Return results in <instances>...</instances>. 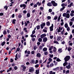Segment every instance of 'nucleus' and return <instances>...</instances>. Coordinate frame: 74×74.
Masks as SVG:
<instances>
[{"label": "nucleus", "instance_id": "10", "mask_svg": "<svg viewBox=\"0 0 74 74\" xmlns=\"http://www.w3.org/2000/svg\"><path fill=\"white\" fill-rule=\"evenodd\" d=\"M53 25L52 24L51 26L50 27V31H53Z\"/></svg>", "mask_w": 74, "mask_h": 74}, {"label": "nucleus", "instance_id": "22", "mask_svg": "<svg viewBox=\"0 0 74 74\" xmlns=\"http://www.w3.org/2000/svg\"><path fill=\"white\" fill-rule=\"evenodd\" d=\"M42 38H38V41H39V42H42Z\"/></svg>", "mask_w": 74, "mask_h": 74}, {"label": "nucleus", "instance_id": "33", "mask_svg": "<svg viewBox=\"0 0 74 74\" xmlns=\"http://www.w3.org/2000/svg\"><path fill=\"white\" fill-rule=\"evenodd\" d=\"M5 42L4 41L2 42V43L1 44L2 46H4L5 45Z\"/></svg>", "mask_w": 74, "mask_h": 74}, {"label": "nucleus", "instance_id": "40", "mask_svg": "<svg viewBox=\"0 0 74 74\" xmlns=\"http://www.w3.org/2000/svg\"><path fill=\"white\" fill-rule=\"evenodd\" d=\"M56 60L57 62H60V61H61V60H60V59L58 58Z\"/></svg>", "mask_w": 74, "mask_h": 74}, {"label": "nucleus", "instance_id": "8", "mask_svg": "<svg viewBox=\"0 0 74 74\" xmlns=\"http://www.w3.org/2000/svg\"><path fill=\"white\" fill-rule=\"evenodd\" d=\"M71 13L70 15L71 16H74V11L72 10L71 12Z\"/></svg>", "mask_w": 74, "mask_h": 74}, {"label": "nucleus", "instance_id": "19", "mask_svg": "<svg viewBox=\"0 0 74 74\" xmlns=\"http://www.w3.org/2000/svg\"><path fill=\"white\" fill-rule=\"evenodd\" d=\"M60 39H61V37L60 36H58L57 38V40L58 41H59L60 40Z\"/></svg>", "mask_w": 74, "mask_h": 74}, {"label": "nucleus", "instance_id": "64", "mask_svg": "<svg viewBox=\"0 0 74 74\" xmlns=\"http://www.w3.org/2000/svg\"><path fill=\"white\" fill-rule=\"evenodd\" d=\"M52 71H51L49 72V74H52L53 73Z\"/></svg>", "mask_w": 74, "mask_h": 74}, {"label": "nucleus", "instance_id": "49", "mask_svg": "<svg viewBox=\"0 0 74 74\" xmlns=\"http://www.w3.org/2000/svg\"><path fill=\"white\" fill-rule=\"evenodd\" d=\"M14 69L15 70H16L18 69V67L16 66H15L14 67Z\"/></svg>", "mask_w": 74, "mask_h": 74}, {"label": "nucleus", "instance_id": "7", "mask_svg": "<svg viewBox=\"0 0 74 74\" xmlns=\"http://www.w3.org/2000/svg\"><path fill=\"white\" fill-rule=\"evenodd\" d=\"M45 26V23H43L42 24L40 25V27L41 29H43L44 28V27Z\"/></svg>", "mask_w": 74, "mask_h": 74}, {"label": "nucleus", "instance_id": "25", "mask_svg": "<svg viewBox=\"0 0 74 74\" xmlns=\"http://www.w3.org/2000/svg\"><path fill=\"white\" fill-rule=\"evenodd\" d=\"M36 4L38 5V6H40V5H41V3L38 2L36 3Z\"/></svg>", "mask_w": 74, "mask_h": 74}, {"label": "nucleus", "instance_id": "30", "mask_svg": "<svg viewBox=\"0 0 74 74\" xmlns=\"http://www.w3.org/2000/svg\"><path fill=\"white\" fill-rule=\"evenodd\" d=\"M64 8H65V7H63L62 8H61L60 10V11H62Z\"/></svg>", "mask_w": 74, "mask_h": 74}, {"label": "nucleus", "instance_id": "28", "mask_svg": "<svg viewBox=\"0 0 74 74\" xmlns=\"http://www.w3.org/2000/svg\"><path fill=\"white\" fill-rule=\"evenodd\" d=\"M71 47H69L68 48V51H71Z\"/></svg>", "mask_w": 74, "mask_h": 74}, {"label": "nucleus", "instance_id": "62", "mask_svg": "<svg viewBox=\"0 0 74 74\" xmlns=\"http://www.w3.org/2000/svg\"><path fill=\"white\" fill-rule=\"evenodd\" d=\"M4 15V13H0V16H3Z\"/></svg>", "mask_w": 74, "mask_h": 74}, {"label": "nucleus", "instance_id": "20", "mask_svg": "<svg viewBox=\"0 0 74 74\" xmlns=\"http://www.w3.org/2000/svg\"><path fill=\"white\" fill-rule=\"evenodd\" d=\"M68 64V63L67 62H66L63 64V65L64 66H66V65Z\"/></svg>", "mask_w": 74, "mask_h": 74}, {"label": "nucleus", "instance_id": "4", "mask_svg": "<svg viewBox=\"0 0 74 74\" xmlns=\"http://www.w3.org/2000/svg\"><path fill=\"white\" fill-rule=\"evenodd\" d=\"M20 7L21 8H22V7H23V9H25L26 8V5L25 4H23L20 5Z\"/></svg>", "mask_w": 74, "mask_h": 74}, {"label": "nucleus", "instance_id": "35", "mask_svg": "<svg viewBox=\"0 0 74 74\" xmlns=\"http://www.w3.org/2000/svg\"><path fill=\"white\" fill-rule=\"evenodd\" d=\"M36 10L35 9H34L32 10V13L34 14V13H35V12H36Z\"/></svg>", "mask_w": 74, "mask_h": 74}, {"label": "nucleus", "instance_id": "43", "mask_svg": "<svg viewBox=\"0 0 74 74\" xmlns=\"http://www.w3.org/2000/svg\"><path fill=\"white\" fill-rule=\"evenodd\" d=\"M40 10H41V11H43V10H44V8L43 7H40Z\"/></svg>", "mask_w": 74, "mask_h": 74}, {"label": "nucleus", "instance_id": "6", "mask_svg": "<svg viewBox=\"0 0 74 74\" xmlns=\"http://www.w3.org/2000/svg\"><path fill=\"white\" fill-rule=\"evenodd\" d=\"M46 36H47V35L45 34H43L40 36V38H43L45 37H46Z\"/></svg>", "mask_w": 74, "mask_h": 74}, {"label": "nucleus", "instance_id": "52", "mask_svg": "<svg viewBox=\"0 0 74 74\" xmlns=\"http://www.w3.org/2000/svg\"><path fill=\"white\" fill-rule=\"evenodd\" d=\"M48 19H49H49H51V17L50 16H48L47 17Z\"/></svg>", "mask_w": 74, "mask_h": 74}, {"label": "nucleus", "instance_id": "3", "mask_svg": "<svg viewBox=\"0 0 74 74\" xmlns=\"http://www.w3.org/2000/svg\"><path fill=\"white\" fill-rule=\"evenodd\" d=\"M51 4H52L54 6V7H56V6H57L58 4L57 3H55V2L54 1H52L51 2Z\"/></svg>", "mask_w": 74, "mask_h": 74}, {"label": "nucleus", "instance_id": "54", "mask_svg": "<svg viewBox=\"0 0 74 74\" xmlns=\"http://www.w3.org/2000/svg\"><path fill=\"white\" fill-rule=\"evenodd\" d=\"M67 31H69V30H70V27H68L67 28Z\"/></svg>", "mask_w": 74, "mask_h": 74}, {"label": "nucleus", "instance_id": "21", "mask_svg": "<svg viewBox=\"0 0 74 74\" xmlns=\"http://www.w3.org/2000/svg\"><path fill=\"white\" fill-rule=\"evenodd\" d=\"M71 67V66L70 65H68L66 66V69H70Z\"/></svg>", "mask_w": 74, "mask_h": 74}, {"label": "nucleus", "instance_id": "42", "mask_svg": "<svg viewBox=\"0 0 74 74\" xmlns=\"http://www.w3.org/2000/svg\"><path fill=\"white\" fill-rule=\"evenodd\" d=\"M49 38L50 39H52L53 38V36H50Z\"/></svg>", "mask_w": 74, "mask_h": 74}, {"label": "nucleus", "instance_id": "48", "mask_svg": "<svg viewBox=\"0 0 74 74\" xmlns=\"http://www.w3.org/2000/svg\"><path fill=\"white\" fill-rule=\"evenodd\" d=\"M44 55H48V52L46 51L44 52Z\"/></svg>", "mask_w": 74, "mask_h": 74}, {"label": "nucleus", "instance_id": "61", "mask_svg": "<svg viewBox=\"0 0 74 74\" xmlns=\"http://www.w3.org/2000/svg\"><path fill=\"white\" fill-rule=\"evenodd\" d=\"M38 66H39V65L38 64H37L35 66V67H38Z\"/></svg>", "mask_w": 74, "mask_h": 74}, {"label": "nucleus", "instance_id": "12", "mask_svg": "<svg viewBox=\"0 0 74 74\" xmlns=\"http://www.w3.org/2000/svg\"><path fill=\"white\" fill-rule=\"evenodd\" d=\"M58 52L59 53H61L63 52V50H62V48H59L58 49Z\"/></svg>", "mask_w": 74, "mask_h": 74}, {"label": "nucleus", "instance_id": "31", "mask_svg": "<svg viewBox=\"0 0 74 74\" xmlns=\"http://www.w3.org/2000/svg\"><path fill=\"white\" fill-rule=\"evenodd\" d=\"M64 26L66 28H67V27H68V24H67V23H65L64 25Z\"/></svg>", "mask_w": 74, "mask_h": 74}, {"label": "nucleus", "instance_id": "38", "mask_svg": "<svg viewBox=\"0 0 74 74\" xmlns=\"http://www.w3.org/2000/svg\"><path fill=\"white\" fill-rule=\"evenodd\" d=\"M40 25H38L36 26V28L37 29V30H38L40 29Z\"/></svg>", "mask_w": 74, "mask_h": 74}, {"label": "nucleus", "instance_id": "56", "mask_svg": "<svg viewBox=\"0 0 74 74\" xmlns=\"http://www.w3.org/2000/svg\"><path fill=\"white\" fill-rule=\"evenodd\" d=\"M36 39L34 38H32V41H34Z\"/></svg>", "mask_w": 74, "mask_h": 74}, {"label": "nucleus", "instance_id": "41", "mask_svg": "<svg viewBox=\"0 0 74 74\" xmlns=\"http://www.w3.org/2000/svg\"><path fill=\"white\" fill-rule=\"evenodd\" d=\"M23 14H26L27 13V11L26 10H24L23 11Z\"/></svg>", "mask_w": 74, "mask_h": 74}, {"label": "nucleus", "instance_id": "18", "mask_svg": "<svg viewBox=\"0 0 74 74\" xmlns=\"http://www.w3.org/2000/svg\"><path fill=\"white\" fill-rule=\"evenodd\" d=\"M53 51L54 52H56V48L55 47H53Z\"/></svg>", "mask_w": 74, "mask_h": 74}, {"label": "nucleus", "instance_id": "44", "mask_svg": "<svg viewBox=\"0 0 74 74\" xmlns=\"http://www.w3.org/2000/svg\"><path fill=\"white\" fill-rule=\"evenodd\" d=\"M3 34L5 35L7 34V32L5 31H4L3 32Z\"/></svg>", "mask_w": 74, "mask_h": 74}, {"label": "nucleus", "instance_id": "26", "mask_svg": "<svg viewBox=\"0 0 74 74\" xmlns=\"http://www.w3.org/2000/svg\"><path fill=\"white\" fill-rule=\"evenodd\" d=\"M53 46H52L51 47H49V51H51V50H52V49H53Z\"/></svg>", "mask_w": 74, "mask_h": 74}, {"label": "nucleus", "instance_id": "15", "mask_svg": "<svg viewBox=\"0 0 74 74\" xmlns=\"http://www.w3.org/2000/svg\"><path fill=\"white\" fill-rule=\"evenodd\" d=\"M16 19H13L12 20V23L13 24H15V22H16Z\"/></svg>", "mask_w": 74, "mask_h": 74}, {"label": "nucleus", "instance_id": "32", "mask_svg": "<svg viewBox=\"0 0 74 74\" xmlns=\"http://www.w3.org/2000/svg\"><path fill=\"white\" fill-rule=\"evenodd\" d=\"M36 74H39V70H37L36 71Z\"/></svg>", "mask_w": 74, "mask_h": 74}, {"label": "nucleus", "instance_id": "53", "mask_svg": "<svg viewBox=\"0 0 74 74\" xmlns=\"http://www.w3.org/2000/svg\"><path fill=\"white\" fill-rule=\"evenodd\" d=\"M53 54L50 55H49V57H50V58H53Z\"/></svg>", "mask_w": 74, "mask_h": 74}, {"label": "nucleus", "instance_id": "5", "mask_svg": "<svg viewBox=\"0 0 74 74\" xmlns=\"http://www.w3.org/2000/svg\"><path fill=\"white\" fill-rule=\"evenodd\" d=\"M29 71L30 73H33L34 71V68L33 67L30 68L29 69Z\"/></svg>", "mask_w": 74, "mask_h": 74}, {"label": "nucleus", "instance_id": "39", "mask_svg": "<svg viewBox=\"0 0 74 74\" xmlns=\"http://www.w3.org/2000/svg\"><path fill=\"white\" fill-rule=\"evenodd\" d=\"M43 47L41 46H40L39 47V48L40 50H41V49H42V48Z\"/></svg>", "mask_w": 74, "mask_h": 74}, {"label": "nucleus", "instance_id": "24", "mask_svg": "<svg viewBox=\"0 0 74 74\" xmlns=\"http://www.w3.org/2000/svg\"><path fill=\"white\" fill-rule=\"evenodd\" d=\"M47 5L49 7L52 6V4L51 3H49L47 4Z\"/></svg>", "mask_w": 74, "mask_h": 74}, {"label": "nucleus", "instance_id": "58", "mask_svg": "<svg viewBox=\"0 0 74 74\" xmlns=\"http://www.w3.org/2000/svg\"><path fill=\"white\" fill-rule=\"evenodd\" d=\"M31 54L32 55H33L34 54V51H31Z\"/></svg>", "mask_w": 74, "mask_h": 74}, {"label": "nucleus", "instance_id": "51", "mask_svg": "<svg viewBox=\"0 0 74 74\" xmlns=\"http://www.w3.org/2000/svg\"><path fill=\"white\" fill-rule=\"evenodd\" d=\"M54 66V64L53 63H51L50 64V67H53Z\"/></svg>", "mask_w": 74, "mask_h": 74}, {"label": "nucleus", "instance_id": "50", "mask_svg": "<svg viewBox=\"0 0 74 74\" xmlns=\"http://www.w3.org/2000/svg\"><path fill=\"white\" fill-rule=\"evenodd\" d=\"M43 32H44L45 33H47V31L45 29H43Z\"/></svg>", "mask_w": 74, "mask_h": 74}, {"label": "nucleus", "instance_id": "55", "mask_svg": "<svg viewBox=\"0 0 74 74\" xmlns=\"http://www.w3.org/2000/svg\"><path fill=\"white\" fill-rule=\"evenodd\" d=\"M71 21L74 22V17H73L71 19Z\"/></svg>", "mask_w": 74, "mask_h": 74}, {"label": "nucleus", "instance_id": "2", "mask_svg": "<svg viewBox=\"0 0 74 74\" xmlns=\"http://www.w3.org/2000/svg\"><path fill=\"white\" fill-rule=\"evenodd\" d=\"M70 57L69 56H67L66 57L64 58V60L65 62H67L68 60H70Z\"/></svg>", "mask_w": 74, "mask_h": 74}, {"label": "nucleus", "instance_id": "14", "mask_svg": "<svg viewBox=\"0 0 74 74\" xmlns=\"http://www.w3.org/2000/svg\"><path fill=\"white\" fill-rule=\"evenodd\" d=\"M36 56L37 57H39V58H40V57H41V54H40V53H37L36 55Z\"/></svg>", "mask_w": 74, "mask_h": 74}, {"label": "nucleus", "instance_id": "16", "mask_svg": "<svg viewBox=\"0 0 74 74\" xmlns=\"http://www.w3.org/2000/svg\"><path fill=\"white\" fill-rule=\"evenodd\" d=\"M50 22L49 21H48L46 23V25L47 26H50Z\"/></svg>", "mask_w": 74, "mask_h": 74}, {"label": "nucleus", "instance_id": "63", "mask_svg": "<svg viewBox=\"0 0 74 74\" xmlns=\"http://www.w3.org/2000/svg\"><path fill=\"white\" fill-rule=\"evenodd\" d=\"M68 4H69L70 3H71L70 0H68Z\"/></svg>", "mask_w": 74, "mask_h": 74}, {"label": "nucleus", "instance_id": "17", "mask_svg": "<svg viewBox=\"0 0 74 74\" xmlns=\"http://www.w3.org/2000/svg\"><path fill=\"white\" fill-rule=\"evenodd\" d=\"M59 69V67H57L56 68H54L53 69V70H54V71H56Z\"/></svg>", "mask_w": 74, "mask_h": 74}, {"label": "nucleus", "instance_id": "37", "mask_svg": "<svg viewBox=\"0 0 74 74\" xmlns=\"http://www.w3.org/2000/svg\"><path fill=\"white\" fill-rule=\"evenodd\" d=\"M69 23L70 26H71L73 25V22H72L70 21Z\"/></svg>", "mask_w": 74, "mask_h": 74}, {"label": "nucleus", "instance_id": "60", "mask_svg": "<svg viewBox=\"0 0 74 74\" xmlns=\"http://www.w3.org/2000/svg\"><path fill=\"white\" fill-rule=\"evenodd\" d=\"M34 8H35V7H37V5L36 4H35L34 5Z\"/></svg>", "mask_w": 74, "mask_h": 74}, {"label": "nucleus", "instance_id": "59", "mask_svg": "<svg viewBox=\"0 0 74 74\" xmlns=\"http://www.w3.org/2000/svg\"><path fill=\"white\" fill-rule=\"evenodd\" d=\"M49 12H51L52 11V9H50L49 10Z\"/></svg>", "mask_w": 74, "mask_h": 74}, {"label": "nucleus", "instance_id": "47", "mask_svg": "<svg viewBox=\"0 0 74 74\" xmlns=\"http://www.w3.org/2000/svg\"><path fill=\"white\" fill-rule=\"evenodd\" d=\"M18 17L19 18H22V15L21 14H19L18 15Z\"/></svg>", "mask_w": 74, "mask_h": 74}, {"label": "nucleus", "instance_id": "57", "mask_svg": "<svg viewBox=\"0 0 74 74\" xmlns=\"http://www.w3.org/2000/svg\"><path fill=\"white\" fill-rule=\"evenodd\" d=\"M26 30H27V28L26 27H24L23 29V30H24V31H26Z\"/></svg>", "mask_w": 74, "mask_h": 74}, {"label": "nucleus", "instance_id": "45", "mask_svg": "<svg viewBox=\"0 0 74 74\" xmlns=\"http://www.w3.org/2000/svg\"><path fill=\"white\" fill-rule=\"evenodd\" d=\"M37 46H35L34 47V50H36V49H37Z\"/></svg>", "mask_w": 74, "mask_h": 74}, {"label": "nucleus", "instance_id": "1", "mask_svg": "<svg viewBox=\"0 0 74 74\" xmlns=\"http://www.w3.org/2000/svg\"><path fill=\"white\" fill-rule=\"evenodd\" d=\"M63 16L64 17H66L67 18H70V14L69 13H64L63 14Z\"/></svg>", "mask_w": 74, "mask_h": 74}, {"label": "nucleus", "instance_id": "13", "mask_svg": "<svg viewBox=\"0 0 74 74\" xmlns=\"http://www.w3.org/2000/svg\"><path fill=\"white\" fill-rule=\"evenodd\" d=\"M68 44L69 45V46H72L73 43V42H71V41H69L68 42Z\"/></svg>", "mask_w": 74, "mask_h": 74}, {"label": "nucleus", "instance_id": "27", "mask_svg": "<svg viewBox=\"0 0 74 74\" xmlns=\"http://www.w3.org/2000/svg\"><path fill=\"white\" fill-rule=\"evenodd\" d=\"M48 60L51 62L52 61V59L51 58H49L48 59Z\"/></svg>", "mask_w": 74, "mask_h": 74}, {"label": "nucleus", "instance_id": "36", "mask_svg": "<svg viewBox=\"0 0 74 74\" xmlns=\"http://www.w3.org/2000/svg\"><path fill=\"white\" fill-rule=\"evenodd\" d=\"M4 8L6 10H7V9H8V6H7V5H6L4 7Z\"/></svg>", "mask_w": 74, "mask_h": 74}, {"label": "nucleus", "instance_id": "23", "mask_svg": "<svg viewBox=\"0 0 74 74\" xmlns=\"http://www.w3.org/2000/svg\"><path fill=\"white\" fill-rule=\"evenodd\" d=\"M27 18H29L30 16V13H28L27 14Z\"/></svg>", "mask_w": 74, "mask_h": 74}, {"label": "nucleus", "instance_id": "34", "mask_svg": "<svg viewBox=\"0 0 74 74\" xmlns=\"http://www.w3.org/2000/svg\"><path fill=\"white\" fill-rule=\"evenodd\" d=\"M58 19V16H54V18H53L54 20H56Z\"/></svg>", "mask_w": 74, "mask_h": 74}, {"label": "nucleus", "instance_id": "46", "mask_svg": "<svg viewBox=\"0 0 74 74\" xmlns=\"http://www.w3.org/2000/svg\"><path fill=\"white\" fill-rule=\"evenodd\" d=\"M60 16H59L58 19V22H60Z\"/></svg>", "mask_w": 74, "mask_h": 74}, {"label": "nucleus", "instance_id": "11", "mask_svg": "<svg viewBox=\"0 0 74 74\" xmlns=\"http://www.w3.org/2000/svg\"><path fill=\"white\" fill-rule=\"evenodd\" d=\"M47 40H48V39L47 37L44 38L43 39V42H47Z\"/></svg>", "mask_w": 74, "mask_h": 74}, {"label": "nucleus", "instance_id": "9", "mask_svg": "<svg viewBox=\"0 0 74 74\" xmlns=\"http://www.w3.org/2000/svg\"><path fill=\"white\" fill-rule=\"evenodd\" d=\"M71 6H73V2H71L70 4L68 5L67 7L69 8H70Z\"/></svg>", "mask_w": 74, "mask_h": 74}, {"label": "nucleus", "instance_id": "29", "mask_svg": "<svg viewBox=\"0 0 74 74\" xmlns=\"http://www.w3.org/2000/svg\"><path fill=\"white\" fill-rule=\"evenodd\" d=\"M43 51H47V48L45 47L43 49Z\"/></svg>", "mask_w": 74, "mask_h": 74}]
</instances>
